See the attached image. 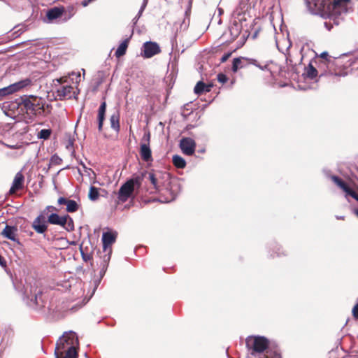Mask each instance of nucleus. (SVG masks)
I'll use <instances>...</instances> for the list:
<instances>
[{"instance_id":"nucleus-1","label":"nucleus","mask_w":358,"mask_h":358,"mask_svg":"<svg viewBox=\"0 0 358 358\" xmlns=\"http://www.w3.org/2000/svg\"><path fill=\"white\" fill-rule=\"evenodd\" d=\"M304 1L312 13L326 17L338 15L346 12L350 0H304Z\"/></svg>"},{"instance_id":"nucleus-2","label":"nucleus","mask_w":358,"mask_h":358,"mask_svg":"<svg viewBox=\"0 0 358 358\" xmlns=\"http://www.w3.org/2000/svg\"><path fill=\"white\" fill-rule=\"evenodd\" d=\"M79 340L73 331L64 332L56 343L55 355L56 358H78Z\"/></svg>"},{"instance_id":"nucleus-3","label":"nucleus","mask_w":358,"mask_h":358,"mask_svg":"<svg viewBox=\"0 0 358 358\" xmlns=\"http://www.w3.org/2000/svg\"><path fill=\"white\" fill-rule=\"evenodd\" d=\"M18 106L22 113L29 117L42 115L45 113V101L39 96L24 95L20 97Z\"/></svg>"},{"instance_id":"nucleus-4","label":"nucleus","mask_w":358,"mask_h":358,"mask_svg":"<svg viewBox=\"0 0 358 358\" xmlns=\"http://www.w3.org/2000/svg\"><path fill=\"white\" fill-rule=\"evenodd\" d=\"M314 63L317 64V67L319 69L324 68L328 71L329 74H344L345 72L343 69H339L337 71L334 66H341L342 59L341 58H334L330 59L329 58V54L327 52H322L320 58L315 60Z\"/></svg>"},{"instance_id":"nucleus-5","label":"nucleus","mask_w":358,"mask_h":358,"mask_svg":"<svg viewBox=\"0 0 358 358\" xmlns=\"http://www.w3.org/2000/svg\"><path fill=\"white\" fill-rule=\"evenodd\" d=\"M247 348L251 351V355L255 356L257 353L266 352L269 345V341L264 336H251L245 341Z\"/></svg>"},{"instance_id":"nucleus-6","label":"nucleus","mask_w":358,"mask_h":358,"mask_svg":"<svg viewBox=\"0 0 358 358\" xmlns=\"http://www.w3.org/2000/svg\"><path fill=\"white\" fill-rule=\"evenodd\" d=\"M58 209L53 206H48L45 208L38 215L32 223V228L38 234H43L48 229V224L45 220V216L48 215L49 212H57Z\"/></svg>"},{"instance_id":"nucleus-7","label":"nucleus","mask_w":358,"mask_h":358,"mask_svg":"<svg viewBox=\"0 0 358 358\" xmlns=\"http://www.w3.org/2000/svg\"><path fill=\"white\" fill-rule=\"evenodd\" d=\"M68 80L67 76L54 80V82L59 84V87L56 90L57 96L59 99H71L74 94L73 87L68 84Z\"/></svg>"},{"instance_id":"nucleus-8","label":"nucleus","mask_w":358,"mask_h":358,"mask_svg":"<svg viewBox=\"0 0 358 358\" xmlns=\"http://www.w3.org/2000/svg\"><path fill=\"white\" fill-rule=\"evenodd\" d=\"M31 80L29 78L20 80L19 82L11 84L7 87L0 89V101H2L6 96L13 94L21 89L30 85Z\"/></svg>"},{"instance_id":"nucleus-9","label":"nucleus","mask_w":358,"mask_h":358,"mask_svg":"<svg viewBox=\"0 0 358 358\" xmlns=\"http://www.w3.org/2000/svg\"><path fill=\"white\" fill-rule=\"evenodd\" d=\"M115 240L116 235L111 232H105L102 235L103 249V251L107 253L103 257V262L105 264L110 259L112 253L111 245L115 242Z\"/></svg>"},{"instance_id":"nucleus-10","label":"nucleus","mask_w":358,"mask_h":358,"mask_svg":"<svg viewBox=\"0 0 358 358\" xmlns=\"http://www.w3.org/2000/svg\"><path fill=\"white\" fill-rule=\"evenodd\" d=\"M134 191V180H127L119 189L117 194V203L126 202L132 196Z\"/></svg>"},{"instance_id":"nucleus-11","label":"nucleus","mask_w":358,"mask_h":358,"mask_svg":"<svg viewBox=\"0 0 358 358\" xmlns=\"http://www.w3.org/2000/svg\"><path fill=\"white\" fill-rule=\"evenodd\" d=\"M252 64L260 69H262V66L259 62L252 58H247V57H237L234 58L232 63L231 70L234 73L238 71V69L246 68L248 66Z\"/></svg>"},{"instance_id":"nucleus-12","label":"nucleus","mask_w":358,"mask_h":358,"mask_svg":"<svg viewBox=\"0 0 358 358\" xmlns=\"http://www.w3.org/2000/svg\"><path fill=\"white\" fill-rule=\"evenodd\" d=\"M143 140L145 141V143H142L140 146V155L143 161L145 162H152L153 161V158L152 156V150L150 147V134L148 132L145 134Z\"/></svg>"},{"instance_id":"nucleus-13","label":"nucleus","mask_w":358,"mask_h":358,"mask_svg":"<svg viewBox=\"0 0 358 358\" xmlns=\"http://www.w3.org/2000/svg\"><path fill=\"white\" fill-rule=\"evenodd\" d=\"M313 64H315L314 61H311L308 65V66L305 68V71L303 74L306 76V78L313 80L318 76L319 73L320 76H327V74H329L328 71L326 69H324V68L319 69L317 67V64H315V66Z\"/></svg>"},{"instance_id":"nucleus-14","label":"nucleus","mask_w":358,"mask_h":358,"mask_svg":"<svg viewBox=\"0 0 358 358\" xmlns=\"http://www.w3.org/2000/svg\"><path fill=\"white\" fill-rule=\"evenodd\" d=\"M160 52V47L156 42L148 41L143 45L142 56L144 58H150Z\"/></svg>"},{"instance_id":"nucleus-15","label":"nucleus","mask_w":358,"mask_h":358,"mask_svg":"<svg viewBox=\"0 0 358 358\" xmlns=\"http://www.w3.org/2000/svg\"><path fill=\"white\" fill-rule=\"evenodd\" d=\"M331 179L339 188H341L348 195H350L356 201H358V194L352 188H350L349 185L341 178L336 176H331Z\"/></svg>"},{"instance_id":"nucleus-16","label":"nucleus","mask_w":358,"mask_h":358,"mask_svg":"<svg viewBox=\"0 0 358 358\" xmlns=\"http://www.w3.org/2000/svg\"><path fill=\"white\" fill-rule=\"evenodd\" d=\"M180 147L184 154L192 155L195 151L196 143L191 138H182L180 140Z\"/></svg>"},{"instance_id":"nucleus-17","label":"nucleus","mask_w":358,"mask_h":358,"mask_svg":"<svg viewBox=\"0 0 358 358\" xmlns=\"http://www.w3.org/2000/svg\"><path fill=\"white\" fill-rule=\"evenodd\" d=\"M24 176L21 171L17 172L13 181L12 186L9 190L10 194H14L24 187Z\"/></svg>"},{"instance_id":"nucleus-18","label":"nucleus","mask_w":358,"mask_h":358,"mask_svg":"<svg viewBox=\"0 0 358 358\" xmlns=\"http://www.w3.org/2000/svg\"><path fill=\"white\" fill-rule=\"evenodd\" d=\"M143 176H145L147 180L150 182V183L153 186V189L155 191H160L159 189V178L161 176V173L157 172L155 173L153 171H145L143 173Z\"/></svg>"},{"instance_id":"nucleus-19","label":"nucleus","mask_w":358,"mask_h":358,"mask_svg":"<svg viewBox=\"0 0 358 358\" xmlns=\"http://www.w3.org/2000/svg\"><path fill=\"white\" fill-rule=\"evenodd\" d=\"M17 231V228L16 227L6 224L1 232V235L5 238H7L11 241H16L17 243H20L19 240L16 238Z\"/></svg>"},{"instance_id":"nucleus-20","label":"nucleus","mask_w":358,"mask_h":358,"mask_svg":"<svg viewBox=\"0 0 358 358\" xmlns=\"http://www.w3.org/2000/svg\"><path fill=\"white\" fill-rule=\"evenodd\" d=\"M106 102L103 101L99 109H98V114H97V123H98V130L99 131H102L103 130V121L105 120L106 117Z\"/></svg>"},{"instance_id":"nucleus-21","label":"nucleus","mask_w":358,"mask_h":358,"mask_svg":"<svg viewBox=\"0 0 358 358\" xmlns=\"http://www.w3.org/2000/svg\"><path fill=\"white\" fill-rule=\"evenodd\" d=\"M64 12V7H54L47 11L46 17L50 22H52V20L62 17Z\"/></svg>"},{"instance_id":"nucleus-22","label":"nucleus","mask_w":358,"mask_h":358,"mask_svg":"<svg viewBox=\"0 0 358 358\" xmlns=\"http://www.w3.org/2000/svg\"><path fill=\"white\" fill-rule=\"evenodd\" d=\"M47 223H50L51 224L64 226L66 223V218L64 216H59L57 213H52L50 215H48Z\"/></svg>"},{"instance_id":"nucleus-23","label":"nucleus","mask_w":358,"mask_h":358,"mask_svg":"<svg viewBox=\"0 0 358 358\" xmlns=\"http://www.w3.org/2000/svg\"><path fill=\"white\" fill-rule=\"evenodd\" d=\"M213 87V84H206L203 81H199L194 87V92L196 94L200 95L203 92H210Z\"/></svg>"},{"instance_id":"nucleus-24","label":"nucleus","mask_w":358,"mask_h":358,"mask_svg":"<svg viewBox=\"0 0 358 358\" xmlns=\"http://www.w3.org/2000/svg\"><path fill=\"white\" fill-rule=\"evenodd\" d=\"M110 127L117 133L120 130V113L119 111L114 112L110 117Z\"/></svg>"},{"instance_id":"nucleus-25","label":"nucleus","mask_w":358,"mask_h":358,"mask_svg":"<svg viewBox=\"0 0 358 358\" xmlns=\"http://www.w3.org/2000/svg\"><path fill=\"white\" fill-rule=\"evenodd\" d=\"M129 38H126L120 44L115 52V55L117 58H120L126 54L129 45Z\"/></svg>"},{"instance_id":"nucleus-26","label":"nucleus","mask_w":358,"mask_h":358,"mask_svg":"<svg viewBox=\"0 0 358 358\" xmlns=\"http://www.w3.org/2000/svg\"><path fill=\"white\" fill-rule=\"evenodd\" d=\"M172 162L173 164L178 169H184L186 166L185 160L178 155L173 156Z\"/></svg>"},{"instance_id":"nucleus-27","label":"nucleus","mask_w":358,"mask_h":358,"mask_svg":"<svg viewBox=\"0 0 358 358\" xmlns=\"http://www.w3.org/2000/svg\"><path fill=\"white\" fill-rule=\"evenodd\" d=\"M64 217L66 218V223L64 226L62 227L68 231H73L74 230V223L73 219L69 215H64Z\"/></svg>"},{"instance_id":"nucleus-28","label":"nucleus","mask_w":358,"mask_h":358,"mask_svg":"<svg viewBox=\"0 0 358 358\" xmlns=\"http://www.w3.org/2000/svg\"><path fill=\"white\" fill-rule=\"evenodd\" d=\"M88 197L91 201H96L99 197V189L94 186H91L89 190Z\"/></svg>"},{"instance_id":"nucleus-29","label":"nucleus","mask_w":358,"mask_h":358,"mask_svg":"<svg viewBox=\"0 0 358 358\" xmlns=\"http://www.w3.org/2000/svg\"><path fill=\"white\" fill-rule=\"evenodd\" d=\"M79 206L74 200L69 199L66 203V211L69 213H74L78 210Z\"/></svg>"},{"instance_id":"nucleus-30","label":"nucleus","mask_w":358,"mask_h":358,"mask_svg":"<svg viewBox=\"0 0 358 358\" xmlns=\"http://www.w3.org/2000/svg\"><path fill=\"white\" fill-rule=\"evenodd\" d=\"M355 62H350V63H349V64H348V66H346V65H345V64H343V61L342 60V63H341V67H340L339 66H334V68H335L337 71H339V69H343V71L345 72V73H344V74H333V75H334V76H346V75L348 74L347 69H348V67H350V66H354V64H355ZM352 69H355V67H354V66H352Z\"/></svg>"},{"instance_id":"nucleus-31","label":"nucleus","mask_w":358,"mask_h":358,"mask_svg":"<svg viewBox=\"0 0 358 358\" xmlns=\"http://www.w3.org/2000/svg\"><path fill=\"white\" fill-rule=\"evenodd\" d=\"M51 134H52V130L51 129H41L38 133L37 136L40 139L46 140V139H48L50 137Z\"/></svg>"},{"instance_id":"nucleus-32","label":"nucleus","mask_w":358,"mask_h":358,"mask_svg":"<svg viewBox=\"0 0 358 358\" xmlns=\"http://www.w3.org/2000/svg\"><path fill=\"white\" fill-rule=\"evenodd\" d=\"M86 250L87 248L84 249L83 248V245H80V250L82 255V258L85 262H89L92 259V253L88 252L87 251H86Z\"/></svg>"},{"instance_id":"nucleus-33","label":"nucleus","mask_w":358,"mask_h":358,"mask_svg":"<svg viewBox=\"0 0 358 358\" xmlns=\"http://www.w3.org/2000/svg\"><path fill=\"white\" fill-rule=\"evenodd\" d=\"M50 162L54 165H59L61 164L62 159L58 155H54L52 156Z\"/></svg>"},{"instance_id":"nucleus-34","label":"nucleus","mask_w":358,"mask_h":358,"mask_svg":"<svg viewBox=\"0 0 358 358\" xmlns=\"http://www.w3.org/2000/svg\"><path fill=\"white\" fill-rule=\"evenodd\" d=\"M217 80L221 83H225L228 80V78L223 73H219L217 75Z\"/></svg>"},{"instance_id":"nucleus-35","label":"nucleus","mask_w":358,"mask_h":358,"mask_svg":"<svg viewBox=\"0 0 358 358\" xmlns=\"http://www.w3.org/2000/svg\"><path fill=\"white\" fill-rule=\"evenodd\" d=\"M144 176H137L133 179H130L129 180H134V187L135 186V185H140L141 183V180L143 179Z\"/></svg>"},{"instance_id":"nucleus-36","label":"nucleus","mask_w":358,"mask_h":358,"mask_svg":"<svg viewBox=\"0 0 358 358\" xmlns=\"http://www.w3.org/2000/svg\"><path fill=\"white\" fill-rule=\"evenodd\" d=\"M231 52L225 53L220 59V62L224 63L228 60V59L231 57Z\"/></svg>"},{"instance_id":"nucleus-37","label":"nucleus","mask_w":358,"mask_h":358,"mask_svg":"<svg viewBox=\"0 0 358 358\" xmlns=\"http://www.w3.org/2000/svg\"><path fill=\"white\" fill-rule=\"evenodd\" d=\"M69 201L68 199L66 198H64V197H59L57 200V203L59 205H66V203H67V201Z\"/></svg>"},{"instance_id":"nucleus-38","label":"nucleus","mask_w":358,"mask_h":358,"mask_svg":"<svg viewBox=\"0 0 358 358\" xmlns=\"http://www.w3.org/2000/svg\"><path fill=\"white\" fill-rule=\"evenodd\" d=\"M352 315L355 318L358 319V303L352 309Z\"/></svg>"},{"instance_id":"nucleus-39","label":"nucleus","mask_w":358,"mask_h":358,"mask_svg":"<svg viewBox=\"0 0 358 358\" xmlns=\"http://www.w3.org/2000/svg\"><path fill=\"white\" fill-rule=\"evenodd\" d=\"M290 46H291V44H289V45L287 50V52L286 54V61H287V63L289 62L291 64V63H292V60L290 58V54L289 52V49Z\"/></svg>"},{"instance_id":"nucleus-40","label":"nucleus","mask_w":358,"mask_h":358,"mask_svg":"<svg viewBox=\"0 0 358 358\" xmlns=\"http://www.w3.org/2000/svg\"><path fill=\"white\" fill-rule=\"evenodd\" d=\"M192 0H189V5H188L187 10L185 12L187 15L190 14L191 8H192Z\"/></svg>"},{"instance_id":"nucleus-41","label":"nucleus","mask_w":358,"mask_h":358,"mask_svg":"<svg viewBox=\"0 0 358 358\" xmlns=\"http://www.w3.org/2000/svg\"><path fill=\"white\" fill-rule=\"evenodd\" d=\"M324 27L327 28V30L330 31L331 28L333 27V25L331 22H324Z\"/></svg>"},{"instance_id":"nucleus-42","label":"nucleus","mask_w":358,"mask_h":358,"mask_svg":"<svg viewBox=\"0 0 358 358\" xmlns=\"http://www.w3.org/2000/svg\"><path fill=\"white\" fill-rule=\"evenodd\" d=\"M173 199H174V196L171 195L170 198L165 199L163 201V202H169V201H172Z\"/></svg>"},{"instance_id":"nucleus-43","label":"nucleus","mask_w":358,"mask_h":358,"mask_svg":"<svg viewBox=\"0 0 358 358\" xmlns=\"http://www.w3.org/2000/svg\"><path fill=\"white\" fill-rule=\"evenodd\" d=\"M354 213L358 217V208L355 209Z\"/></svg>"},{"instance_id":"nucleus-44","label":"nucleus","mask_w":358,"mask_h":358,"mask_svg":"<svg viewBox=\"0 0 358 358\" xmlns=\"http://www.w3.org/2000/svg\"><path fill=\"white\" fill-rule=\"evenodd\" d=\"M37 298H38V294H35V296H34V299H35V303H36V304L38 303Z\"/></svg>"},{"instance_id":"nucleus-45","label":"nucleus","mask_w":358,"mask_h":358,"mask_svg":"<svg viewBox=\"0 0 358 358\" xmlns=\"http://www.w3.org/2000/svg\"><path fill=\"white\" fill-rule=\"evenodd\" d=\"M357 62H358V57L357 58Z\"/></svg>"}]
</instances>
